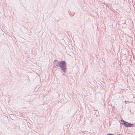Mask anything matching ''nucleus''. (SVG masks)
I'll use <instances>...</instances> for the list:
<instances>
[{
  "instance_id": "obj_1",
  "label": "nucleus",
  "mask_w": 135,
  "mask_h": 135,
  "mask_svg": "<svg viewBox=\"0 0 135 135\" xmlns=\"http://www.w3.org/2000/svg\"><path fill=\"white\" fill-rule=\"evenodd\" d=\"M59 67L61 70L64 73H66L67 71L66 64L65 61H60Z\"/></svg>"
},
{
  "instance_id": "obj_2",
  "label": "nucleus",
  "mask_w": 135,
  "mask_h": 135,
  "mask_svg": "<svg viewBox=\"0 0 135 135\" xmlns=\"http://www.w3.org/2000/svg\"><path fill=\"white\" fill-rule=\"evenodd\" d=\"M120 121L121 122H120V124L124 126L125 127H134V124H132L131 123L126 122L123 119H121L120 120ZM135 126V124H134Z\"/></svg>"
},
{
  "instance_id": "obj_3",
  "label": "nucleus",
  "mask_w": 135,
  "mask_h": 135,
  "mask_svg": "<svg viewBox=\"0 0 135 135\" xmlns=\"http://www.w3.org/2000/svg\"><path fill=\"white\" fill-rule=\"evenodd\" d=\"M60 63V61H59L56 60H55L54 61L53 63L54 66L55 67H59V65Z\"/></svg>"
},
{
  "instance_id": "obj_4",
  "label": "nucleus",
  "mask_w": 135,
  "mask_h": 135,
  "mask_svg": "<svg viewBox=\"0 0 135 135\" xmlns=\"http://www.w3.org/2000/svg\"><path fill=\"white\" fill-rule=\"evenodd\" d=\"M69 14L71 16H74V15H75V13L74 12H73L72 13H70L69 12Z\"/></svg>"
},
{
  "instance_id": "obj_5",
  "label": "nucleus",
  "mask_w": 135,
  "mask_h": 135,
  "mask_svg": "<svg viewBox=\"0 0 135 135\" xmlns=\"http://www.w3.org/2000/svg\"><path fill=\"white\" fill-rule=\"evenodd\" d=\"M106 135H114V134H113L108 133Z\"/></svg>"
},
{
  "instance_id": "obj_6",
  "label": "nucleus",
  "mask_w": 135,
  "mask_h": 135,
  "mask_svg": "<svg viewBox=\"0 0 135 135\" xmlns=\"http://www.w3.org/2000/svg\"><path fill=\"white\" fill-rule=\"evenodd\" d=\"M124 102H125V103H126V104H127V103H129V102L128 101H124Z\"/></svg>"
},
{
  "instance_id": "obj_7",
  "label": "nucleus",
  "mask_w": 135,
  "mask_h": 135,
  "mask_svg": "<svg viewBox=\"0 0 135 135\" xmlns=\"http://www.w3.org/2000/svg\"><path fill=\"white\" fill-rule=\"evenodd\" d=\"M102 61H103V62L104 63V62H105L104 61V60H103V58H102Z\"/></svg>"
}]
</instances>
